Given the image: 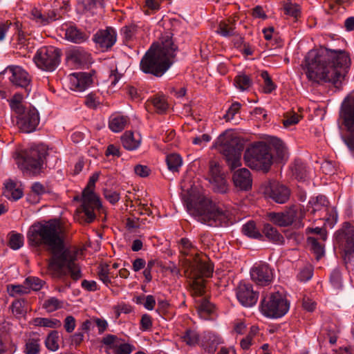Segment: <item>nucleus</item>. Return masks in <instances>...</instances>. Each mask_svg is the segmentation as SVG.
<instances>
[{
  "mask_svg": "<svg viewBox=\"0 0 354 354\" xmlns=\"http://www.w3.org/2000/svg\"><path fill=\"white\" fill-rule=\"evenodd\" d=\"M94 41L102 48H111L116 41V34L113 28H107L105 30H99L93 38Z\"/></svg>",
  "mask_w": 354,
  "mask_h": 354,
  "instance_id": "21",
  "label": "nucleus"
},
{
  "mask_svg": "<svg viewBox=\"0 0 354 354\" xmlns=\"http://www.w3.org/2000/svg\"><path fill=\"white\" fill-rule=\"evenodd\" d=\"M268 195L274 202L283 204L289 200L290 190L286 185L273 182L270 183Z\"/></svg>",
  "mask_w": 354,
  "mask_h": 354,
  "instance_id": "19",
  "label": "nucleus"
},
{
  "mask_svg": "<svg viewBox=\"0 0 354 354\" xmlns=\"http://www.w3.org/2000/svg\"><path fill=\"white\" fill-rule=\"evenodd\" d=\"M342 118L344 124L349 132L345 142L349 149L354 151V98L343 106Z\"/></svg>",
  "mask_w": 354,
  "mask_h": 354,
  "instance_id": "14",
  "label": "nucleus"
},
{
  "mask_svg": "<svg viewBox=\"0 0 354 354\" xmlns=\"http://www.w3.org/2000/svg\"><path fill=\"white\" fill-rule=\"evenodd\" d=\"M135 174L142 178L147 177L151 172V169L146 165H137L134 167Z\"/></svg>",
  "mask_w": 354,
  "mask_h": 354,
  "instance_id": "54",
  "label": "nucleus"
},
{
  "mask_svg": "<svg viewBox=\"0 0 354 354\" xmlns=\"http://www.w3.org/2000/svg\"><path fill=\"white\" fill-rule=\"evenodd\" d=\"M174 46L171 39H167L162 45L153 44L140 62V68L145 73L161 76L171 65V59L175 57Z\"/></svg>",
  "mask_w": 354,
  "mask_h": 354,
  "instance_id": "4",
  "label": "nucleus"
},
{
  "mask_svg": "<svg viewBox=\"0 0 354 354\" xmlns=\"http://www.w3.org/2000/svg\"><path fill=\"white\" fill-rule=\"evenodd\" d=\"M236 297L243 306L250 307L257 303L259 293L253 290L252 285L241 283L236 288Z\"/></svg>",
  "mask_w": 354,
  "mask_h": 354,
  "instance_id": "17",
  "label": "nucleus"
},
{
  "mask_svg": "<svg viewBox=\"0 0 354 354\" xmlns=\"http://www.w3.org/2000/svg\"><path fill=\"white\" fill-rule=\"evenodd\" d=\"M294 175L299 180H305L306 177V171L301 165H296L294 169Z\"/></svg>",
  "mask_w": 354,
  "mask_h": 354,
  "instance_id": "56",
  "label": "nucleus"
},
{
  "mask_svg": "<svg viewBox=\"0 0 354 354\" xmlns=\"http://www.w3.org/2000/svg\"><path fill=\"white\" fill-rule=\"evenodd\" d=\"M313 270L311 267L304 268L299 273V278L301 281H306L313 277Z\"/></svg>",
  "mask_w": 354,
  "mask_h": 354,
  "instance_id": "57",
  "label": "nucleus"
},
{
  "mask_svg": "<svg viewBox=\"0 0 354 354\" xmlns=\"http://www.w3.org/2000/svg\"><path fill=\"white\" fill-rule=\"evenodd\" d=\"M58 338V332L56 330L51 331L45 342L46 347L50 351H57L59 348Z\"/></svg>",
  "mask_w": 354,
  "mask_h": 354,
  "instance_id": "36",
  "label": "nucleus"
},
{
  "mask_svg": "<svg viewBox=\"0 0 354 354\" xmlns=\"http://www.w3.org/2000/svg\"><path fill=\"white\" fill-rule=\"evenodd\" d=\"M73 75L74 77L73 84L77 91H84L93 83V80L90 74L74 73Z\"/></svg>",
  "mask_w": 354,
  "mask_h": 354,
  "instance_id": "25",
  "label": "nucleus"
},
{
  "mask_svg": "<svg viewBox=\"0 0 354 354\" xmlns=\"http://www.w3.org/2000/svg\"><path fill=\"white\" fill-rule=\"evenodd\" d=\"M187 212L198 221L210 227L221 226L228 221L227 212L222 209L212 199L191 187L183 195Z\"/></svg>",
  "mask_w": 354,
  "mask_h": 354,
  "instance_id": "3",
  "label": "nucleus"
},
{
  "mask_svg": "<svg viewBox=\"0 0 354 354\" xmlns=\"http://www.w3.org/2000/svg\"><path fill=\"white\" fill-rule=\"evenodd\" d=\"M234 81L236 86L242 91L250 87L252 83L250 78L246 75L236 76Z\"/></svg>",
  "mask_w": 354,
  "mask_h": 354,
  "instance_id": "43",
  "label": "nucleus"
},
{
  "mask_svg": "<svg viewBox=\"0 0 354 354\" xmlns=\"http://www.w3.org/2000/svg\"><path fill=\"white\" fill-rule=\"evenodd\" d=\"M302 306L306 310L312 312L315 308V303L312 301L308 297H304Z\"/></svg>",
  "mask_w": 354,
  "mask_h": 354,
  "instance_id": "64",
  "label": "nucleus"
},
{
  "mask_svg": "<svg viewBox=\"0 0 354 354\" xmlns=\"http://www.w3.org/2000/svg\"><path fill=\"white\" fill-rule=\"evenodd\" d=\"M118 339V337L113 335H108L106 337H103L102 342L106 346H109L110 348H113V346L117 345L115 344V341Z\"/></svg>",
  "mask_w": 354,
  "mask_h": 354,
  "instance_id": "62",
  "label": "nucleus"
},
{
  "mask_svg": "<svg viewBox=\"0 0 354 354\" xmlns=\"http://www.w3.org/2000/svg\"><path fill=\"white\" fill-rule=\"evenodd\" d=\"M183 341L190 346H194L198 344L200 340L199 335L194 330H187L182 337Z\"/></svg>",
  "mask_w": 354,
  "mask_h": 354,
  "instance_id": "38",
  "label": "nucleus"
},
{
  "mask_svg": "<svg viewBox=\"0 0 354 354\" xmlns=\"http://www.w3.org/2000/svg\"><path fill=\"white\" fill-rule=\"evenodd\" d=\"M236 27L234 22L228 20L227 21H221L218 26L217 32L224 37H231L236 34Z\"/></svg>",
  "mask_w": 354,
  "mask_h": 354,
  "instance_id": "29",
  "label": "nucleus"
},
{
  "mask_svg": "<svg viewBox=\"0 0 354 354\" xmlns=\"http://www.w3.org/2000/svg\"><path fill=\"white\" fill-rule=\"evenodd\" d=\"M337 242L344 246V260L350 261L354 255V229L349 223H344L343 227L336 234Z\"/></svg>",
  "mask_w": 354,
  "mask_h": 354,
  "instance_id": "12",
  "label": "nucleus"
},
{
  "mask_svg": "<svg viewBox=\"0 0 354 354\" xmlns=\"http://www.w3.org/2000/svg\"><path fill=\"white\" fill-rule=\"evenodd\" d=\"M140 324L143 330H149L152 326L151 317L147 314L143 315L140 320Z\"/></svg>",
  "mask_w": 354,
  "mask_h": 354,
  "instance_id": "61",
  "label": "nucleus"
},
{
  "mask_svg": "<svg viewBox=\"0 0 354 354\" xmlns=\"http://www.w3.org/2000/svg\"><path fill=\"white\" fill-rule=\"evenodd\" d=\"M167 164L168 168L172 171H177L178 168L182 164V159L180 156L176 153H171L167 156Z\"/></svg>",
  "mask_w": 354,
  "mask_h": 354,
  "instance_id": "39",
  "label": "nucleus"
},
{
  "mask_svg": "<svg viewBox=\"0 0 354 354\" xmlns=\"http://www.w3.org/2000/svg\"><path fill=\"white\" fill-rule=\"evenodd\" d=\"M283 8L285 13L295 18H297L300 15V8L297 4H294L290 1L284 3Z\"/></svg>",
  "mask_w": 354,
  "mask_h": 354,
  "instance_id": "42",
  "label": "nucleus"
},
{
  "mask_svg": "<svg viewBox=\"0 0 354 354\" xmlns=\"http://www.w3.org/2000/svg\"><path fill=\"white\" fill-rule=\"evenodd\" d=\"M252 280L259 286L270 284L273 278L271 269L266 264H261L254 267L250 271Z\"/></svg>",
  "mask_w": 354,
  "mask_h": 354,
  "instance_id": "18",
  "label": "nucleus"
},
{
  "mask_svg": "<svg viewBox=\"0 0 354 354\" xmlns=\"http://www.w3.org/2000/svg\"><path fill=\"white\" fill-rule=\"evenodd\" d=\"M330 282L335 288L339 289L342 287V275L339 270H334L330 276Z\"/></svg>",
  "mask_w": 354,
  "mask_h": 354,
  "instance_id": "53",
  "label": "nucleus"
},
{
  "mask_svg": "<svg viewBox=\"0 0 354 354\" xmlns=\"http://www.w3.org/2000/svg\"><path fill=\"white\" fill-rule=\"evenodd\" d=\"M61 51L59 49L42 48L39 50L34 57L37 66L42 70L53 71L59 62Z\"/></svg>",
  "mask_w": 354,
  "mask_h": 354,
  "instance_id": "11",
  "label": "nucleus"
},
{
  "mask_svg": "<svg viewBox=\"0 0 354 354\" xmlns=\"http://www.w3.org/2000/svg\"><path fill=\"white\" fill-rule=\"evenodd\" d=\"M151 102L158 113H163L168 109V104L164 96L156 97Z\"/></svg>",
  "mask_w": 354,
  "mask_h": 354,
  "instance_id": "41",
  "label": "nucleus"
},
{
  "mask_svg": "<svg viewBox=\"0 0 354 354\" xmlns=\"http://www.w3.org/2000/svg\"><path fill=\"white\" fill-rule=\"evenodd\" d=\"M297 215V208L295 205L290 206L282 212H270L267 216L269 220L280 227H287L292 224Z\"/></svg>",
  "mask_w": 354,
  "mask_h": 354,
  "instance_id": "16",
  "label": "nucleus"
},
{
  "mask_svg": "<svg viewBox=\"0 0 354 354\" xmlns=\"http://www.w3.org/2000/svg\"><path fill=\"white\" fill-rule=\"evenodd\" d=\"M241 106V105L239 102H236L233 103L230 106V107L228 109L226 114L224 115L223 118L226 121H229V120H232L234 118V116L235 115V114L239 111Z\"/></svg>",
  "mask_w": 354,
  "mask_h": 354,
  "instance_id": "51",
  "label": "nucleus"
},
{
  "mask_svg": "<svg viewBox=\"0 0 354 354\" xmlns=\"http://www.w3.org/2000/svg\"><path fill=\"white\" fill-rule=\"evenodd\" d=\"M243 233L251 238L259 239L261 237V233L257 230L254 221H249L243 227Z\"/></svg>",
  "mask_w": 354,
  "mask_h": 354,
  "instance_id": "37",
  "label": "nucleus"
},
{
  "mask_svg": "<svg viewBox=\"0 0 354 354\" xmlns=\"http://www.w3.org/2000/svg\"><path fill=\"white\" fill-rule=\"evenodd\" d=\"M133 348V346L129 344H121L113 346L114 354H130Z\"/></svg>",
  "mask_w": 354,
  "mask_h": 354,
  "instance_id": "52",
  "label": "nucleus"
},
{
  "mask_svg": "<svg viewBox=\"0 0 354 354\" xmlns=\"http://www.w3.org/2000/svg\"><path fill=\"white\" fill-rule=\"evenodd\" d=\"M308 243L310 247V250L316 256V259H320L324 254V246L318 242V240L314 237L308 238Z\"/></svg>",
  "mask_w": 354,
  "mask_h": 354,
  "instance_id": "33",
  "label": "nucleus"
},
{
  "mask_svg": "<svg viewBox=\"0 0 354 354\" xmlns=\"http://www.w3.org/2000/svg\"><path fill=\"white\" fill-rule=\"evenodd\" d=\"M104 197L111 203L114 204L120 199V195L116 192L111 190H105L104 193Z\"/></svg>",
  "mask_w": 354,
  "mask_h": 354,
  "instance_id": "58",
  "label": "nucleus"
},
{
  "mask_svg": "<svg viewBox=\"0 0 354 354\" xmlns=\"http://www.w3.org/2000/svg\"><path fill=\"white\" fill-rule=\"evenodd\" d=\"M39 352V344L38 340L29 339L26 343L25 353L26 354H37Z\"/></svg>",
  "mask_w": 354,
  "mask_h": 354,
  "instance_id": "48",
  "label": "nucleus"
},
{
  "mask_svg": "<svg viewBox=\"0 0 354 354\" xmlns=\"http://www.w3.org/2000/svg\"><path fill=\"white\" fill-rule=\"evenodd\" d=\"M66 38L75 43H82L88 38L86 34L75 26H70L66 30Z\"/></svg>",
  "mask_w": 354,
  "mask_h": 354,
  "instance_id": "26",
  "label": "nucleus"
},
{
  "mask_svg": "<svg viewBox=\"0 0 354 354\" xmlns=\"http://www.w3.org/2000/svg\"><path fill=\"white\" fill-rule=\"evenodd\" d=\"M48 148L44 145L32 147L24 152V155H18L17 163L21 169L30 174L37 175L39 173L44 160L48 155Z\"/></svg>",
  "mask_w": 354,
  "mask_h": 354,
  "instance_id": "7",
  "label": "nucleus"
},
{
  "mask_svg": "<svg viewBox=\"0 0 354 354\" xmlns=\"http://www.w3.org/2000/svg\"><path fill=\"white\" fill-rule=\"evenodd\" d=\"M214 306L207 299H203L198 306V313L199 315L204 318L207 319L208 317L213 313Z\"/></svg>",
  "mask_w": 354,
  "mask_h": 354,
  "instance_id": "31",
  "label": "nucleus"
},
{
  "mask_svg": "<svg viewBox=\"0 0 354 354\" xmlns=\"http://www.w3.org/2000/svg\"><path fill=\"white\" fill-rule=\"evenodd\" d=\"M22 100V96L20 94H15L13 96L12 100L10 102L11 108L17 113H21L24 112L25 108L21 103Z\"/></svg>",
  "mask_w": 354,
  "mask_h": 354,
  "instance_id": "45",
  "label": "nucleus"
},
{
  "mask_svg": "<svg viewBox=\"0 0 354 354\" xmlns=\"http://www.w3.org/2000/svg\"><path fill=\"white\" fill-rule=\"evenodd\" d=\"M128 120L127 116L115 117L110 121L109 127L114 132H120L124 129Z\"/></svg>",
  "mask_w": 354,
  "mask_h": 354,
  "instance_id": "32",
  "label": "nucleus"
},
{
  "mask_svg": "<svg viewBox=\"0 0 354 354\" xmlns=\"http://www.w3.org/2000/svg\"><path fill=\"white\" fill-rule=\"evenodd\" d=\"M25 283L32 290L37 291L42 288L44 281L37 277H29L26 279Z\"/></svg>",
  "mask_w": 354,
  "mask_h": 354,
  "instance_id": "46",
  "label": "nucleus"
},
{
  "mask_svg": "<svg viewBox=\"0 0 354 354\" xmlns=\"http://www.w3.org/2000/svg\"><path fill=\"white\" fill-rule=\"evenodd\" d=\"M75 327V320L73 316H68L64 320V328L68 333L73 331Z\"/></svg>",
  "mask_w": 354,
  "mask_h": 354,
  "instance_id": "59",
  "label": "nucleus"
},
{
  "mask_svg": "<svg viewBox=\"0 0 354 354\" xmlns=\"http://www.w3.org/2000/svg\"><path fill=\"white\" fill-rule=\"evenodd\" d=\"M225 158L230 169L241 165V153L244 149V142L235 136L231 131H226L219 136L214 146Z\"/></svg>",
  "mask_w": 354,
  "mask_h": 354,
  "instance_id": "5",
  "label": "nucleus"
},
{
  "mask_svg": "<svg viewBox=\"0 0 354 354\" xmlns=\"http://www.w3.org/2000/svg\"><path fill=\"white\" fill-rule=\"evenodd\" d=\"M99 176V172L94 173L90 177L86 187L82 192L81 212H84L86 216V221L87 223H91L95 219L94 209L101 206L99 198L93 192L95 182L98 180Z\"/></svg>",
  "mask_w": 354,
  "mask_h": 354,
  "instance_id": "9",
  "label": "nucleus"
},
{
  "mask_svg": "<svg viewBox=\"0 0 354 354\" xmlns=\"http://www.w3.org/2000/svg\"><path fill=\"white\" fill-rule=\"evenodd\" d=\"M66 61L72 64L80 66L90 62L91 55L81 49H72L66 52Z\"/></svg>",
  "mask_w": 354,
  "mask_h": 354,
  "instance_id": "22",
  "label": "nucleus"
},
{
  "mask_svg": "<svg viewBox=\"0 0 354 354\" xmlns=\"http://www.w3.org/2000/svg\"><path fill=\"white\" fill-rule=\"evenodd\" d=\"M351 59L344 50L326 48L310 50L305 58L306 76L310 81L330 82L339 88L350 67Z\"/></svg>",
  "mask_w": 354,
  "mask_h": 354,
  "instance_id": "2",
  "label": "nucleus"
},
{
  "mask_svg": "<svg viewBox=\"0 0 354 354\" xmlns=\"http://www.w3.org/2000/svg\"><path fill=\"white\" fill-rule=\"evenodd\" d=\"M32 15L33 17L37 19L39 22H40L43 25H46L48 24V19H46V15H44L37 8H33L32 10Z\"/></svg>",
  "mask_w": 354,
  "mask_h": 354,
  "instance_id": "55",
  "label": "nucleus"
},
{
  "mask_svg": "<svg viewBox=\"0 0 354 354\" xmlns=\"http://www.w3.org/2000/svg\"><path fill=\"white\" fill-rule=\"evenodd\" d=\"M24 300H15L12 302L11 309L12 313L17 316L23 315L26 313Z\"/></svg>",
  "mask_w": 354,
  "mask_h": 354,
  "instance_id": "47",
  "label": "nucleus"
},
{
  "mask_svg": "<svg viewBox=\"0 0 354 354\" xmlns=\"http://www.w3.org/2000/svg\"><path fill=\"white\" fill-rule=\"evenodd\" d=\"M28 240L30 246H42L51 257L48 259V270L53 277L62 278L68 271L73 280L82 277L80 268L75 263L77 252L65 246V234L56 220L37 222L30 227Z\"/></svg>",
  "mask_w": 354,
  "mask_h": 354,
  "instance_id": "1",
  "label": "nucleus"
},
{
  "mask_svg": "<svg viewBox=\"0 0 354 354\" xmlns=\"http://www.w3.org/2000/svg\"><path fill=\"white\" fill-rule=\"evenodd\" d=\"M263 232L268 239L278 243H283V236L270 224L264 225Z\"/></svg>",
  "mask_w": 354,
  "mask_h": 354,
  "instance_id": "28",
  "label": "nucleus"
},
{
  "mask_svg": "<svg viewBox=\"0 0 354 354\" xmlns=\"http://www.w3.org/2000/svg\"><path fill=\"white\" fill-rule=\"evenodd\" d=\"M12 72V77H10L11 82L17 86L25 88L29 85L30 79L28 74L22 68L19 66L10 68Z\"/></svg>",
  "mask_w": 354,
  "mask_h": 354,
  "instance_id": "23",
  "label": "nucleus"
},
{
  "mask_svg": "<svg viewBox=\"0 0 354 354\" xmlns=\"http://www.w3.org/2000/svg\"><path fill=\"white\" fill-rule=\"evenodd\" d=\"M283 124L285 127H289L299 122L301 115L294 111L287 112L283 115Z\"/></svg>",
  "mask_w": 354,
  "mask_h": 354,
  "instance_id": "40",
  "label": "nucleus"
},
{
  "mask_svg": "<svg viewBox=\"0 0 354 354\" xmlns=\"http://www.w3.org/2000/svg\"><path fill=\"white\" fill-rule=\"evenodd\" d=\"M247 166L256 170L268 172L272 164L270 147L264 142H259L248 148L243 156Z\"/></svg>",
  "mask_w": 354,
  "mask_h": 354,
  "instance_id": "6",
  "label": "nucleus"
},
{
  "mask_svg": "<svg viewBox=\"0 0 354 354\" xmlns=\"http://www.w3.org/2000/svg\"><path fill=\"white\" fill-rule=\"evenodd\" d=\"M98 269V276L100 279L105 284L110 283L111 281L109 278V265L100 264Z\"/></svg>",
  "mask_w": 354,
  "mask_h": 354,
  "instance_id": "50",
  "label": "nucleus"
},
{
  "mask_svg": "<svg viewBox=\"0 0 354 354\" xmlns=\"http://www.w3.org/2000/svg\"><path fill=\"white\" fill-rule=\"evenodd\" d=\"M17 125L21 131L30 133L36 129L39 122V113L34 107L24 109V112L18 113Z\"/></svg>",
  "mask_w": 354,
  "mask_h": 354,
  "instance_id": "13",
  "label": "nucleus"
},
{
  "mask_svg": "<svg viewBox=\"0 0 354 354\" xmlns=\"http://www.w3.org/2000/svg\"><path fill=\"white\" fill-rule=\"evenodd\" d=\"M270 145L274 148L279 158H284L287 149L282 140L277 138H272L270 140Z\"/></svg>",
  "mask_w": 354,
  "mask_h": 354,
  "instance_id": "34",
  "label": "nucleus"
},
{
  "mask_svg": "<svg viewBox=\"0 0 354 354\" xmlns=\"http://www.w3.org/2000/svg\"><path fill=\"white\" fill-rule=\"evenodd\" d=\"M234 186L241 191H248L252 188V180L248 169L242 168L234 171L232 176Z\"/></svg>",
  "mask_w": 354,
  "mask_h": 354,
  "instance_id": "20",
  "label": "nucleus"
},
{
  "mask_svg": "<svg viewBox=\"0 0 354 354\" xmlns=\"http://www.w3.org/2000/svg\"><path fill=\"white\" fill-rule=\"evenodd\" d=\"M23 236L20 234H12L9 241V245L13 250H17L23 245Z\"/></svg>",
  "mask_w": 354,
  "mask_h": 354,
  "instance_id": "49",
  "label": "nucleus"
},
{
  "mask_svg": "<svg viewBox=\"0 0 354 354\" xmlns=\"http://www.w3.org/2000/svg\"><path fill=\"white\" fill-rule=\"evenodd\" d=\"M209 182L213 185V189L215 192L219 193H226L227 191V183L225 174L221 172L219 165L212 160L209 162Z\"/></svg>",
  "mask_w": 354,
  "mask_h": 354,
  "instance_id": "15",
  "label": "nucleus"
},
{
  "mask_svg": "<svg viewBox=\"0 0 354 354\" xmlns=\"http://www.w3.org/2000/svg\"><path fill=\"white\" fill-rule=\"evenodd\" d=\"M188 277L192 281L190 286L196 295H202L205 292V284L203 277H209L212 275L213 268L212 265L203 259L196 258L192 262L189 263V267L186 270Z\"/></svg>",
  "mask_w": 354,
  "mask_h": 354,
  "instance_id": "8",
  "label": "nucleus"
},
{
  "mask_svg": "<svg viewBox=\"0 0 354 354\" xmlns=\"http://www.w3.org/2000/svg\"><path fill=\"white\" fill-rule=\"evenodd\" d=\"M62 303L55 297H51L45 301L43 306L48 312H53L62 307Z\"/></svg>",
  "mask_w": 354,
  "mask_h": 354,
  "instance_id": "44",
  "label": "nucleus"
},
{
  "mask_svg": "<svg viewBox=\"0 0 354 354\" xmlns=\"http://www.w3.org/2000/svg\"><path fill=\"white\" fill-rule=\"evenodd\" d=\"M99 104V102L96 100L95 95L93 93L88 94L85 100V104L92 109H95L97 107V105Z\"/></svg>",
  "mask_w": 354,
  "mask_h": 354,
  "instance_id": "63",
  "label": "nucleus"
},
{
  "mask_svg": "<svg viewBox=\"0 0 354 354\" xmlns=\"http://www.w3.org/2000/svg\"><path fill=\"white\" fill-rule=\"evenodd\" d=\"M328 201L324 196H319L315 199L309 201L307 206L308 211L312 208L311 214H315L317 211L321 210L322 207H325L328 205Z\"/></svg>",
  "mask_w": 354,
  "mask_h": 354,
  "instance_id": "30",
  "label": "nucleus"
},
{
  "mask_svg": "<svg viewBox=\"0 0 354 354\" xmlns=\"http://www.w3.org/2000/svg\"><path fill=\"white\" fill-rule=\"evenodd\" d=\"M137 30V27L135 25L125 26L123 28V33L126 40H130Z\"/></svg>",
  "mask_w": 354,
  "mask_h": 354,
  "instance_id": "60",
  "label": "nucleus"
},
{
  "mask_svg": "<svg viewBox=\"0 0 354 354\" xmlns=\"http://www.w3.org/2000/svg\"><path fill=\"white\" fill-rule=\"evenodd\" d=\"M121 141L123 147L127 150H134L140 144V140H136L133 138V133L132 131H126L121 137Z\"/></svg>",
  "mask_w": 354,
  "mask_h": 354,
  "instance_id": "27",
  "label": "nucleus"
},
{
  "mask_svg": "<svg viewBox=\"0 0 354 354\" xmlns=\"http://www.w3.org/2000/svg\"><path fill=\"white\" fill-rule=\"evenodd\" d=\"M3 195L8 199L18 200L23 196V192L17 187V184L12 180L9 179L4 184Z\"/></svg>",
  "mask_w": 354,
  "mask_h": 354,
  "instance_id": "24",
  "label": "nucleus"
},
{
  "mask_svg": "<svg viewBox=\"0 0 354 354\" xmlns=\"http://www.w3.org/2000/svg\"><path fill=\"white\" fill-rule=\"evenodd\" d=\"M261 309L266 317L279 318L288 312L289 304L281 293L276 292L263 299Z\"/></svg>",
  "mask_w": 354,
  "mask_h": 354,
  "instance_id": "10",
  "label": "nucleus"
},
{
  "mask_svg": "<svg viewBox=\"0 0 354 354\" xmlns=\"http://www.w3.org/2000/svg\"><path fill=\"white\" fill-rule=\"evenodd\" d=\"M34 324L39 326L48 328H57L61 326V322L58 319L38 317L34 319Z\"/></svg>",
  "mask_w": 354,
  "mask_h": 354,
  "instance_id": "35",
  "label": "nucleus"
}]
</instances>
